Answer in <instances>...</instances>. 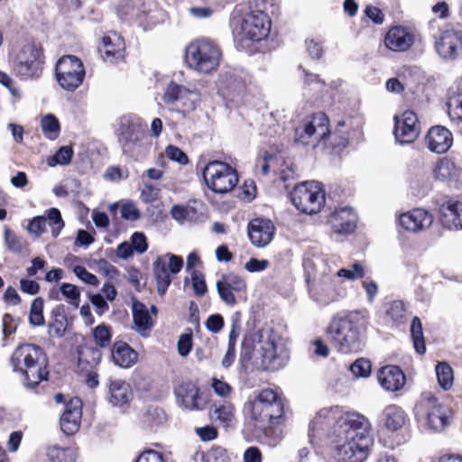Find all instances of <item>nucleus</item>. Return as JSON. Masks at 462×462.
I'll return each mask as SVG.
<instances>
[{"mask_svg":"<svg viewBox=\"0 0 462 462\" xmlns=\"http://www.w3.org/2000/svg\"><path fill=\"white\" fill-rule=\"evenodd\" d=\"M328 118L323 112L314 113L307 116L301 125L295 130L296 143L316 146L321 141L329 139L332 146L346 147L349 137L347 134L340 130L341 127L345 126V121H339L337 129L333 133H330L328 129Z\"/></svg>","mask_w":462,"mask_h":462,"instance_id":"nucleus-4","label":"nucleus"},{"mask_svg":"<svg viewBox=\"0 0 462 462\" xmlns=\"http://www.w3.org/2000/svg\"><path fill=\"white\" fill-rule=\"evenodd\" d=\"M435 49L443 60H455L462 51V32L456 30L444 31L435 42Z\"/></svg>","mask_w":462,"mask_h":462,"instance_id":"nucleus-19","label":"nucleus"},{"mask_svg":"<svg viewBox=\"0 0 462 462\" xmlns=\"http://www.w3.org/2000/svg\"><path fill=\"white\" fill-rule=\"evenodd\" d=\"M453 144L452 133L446 127L435 125V152L444 153Z\"/></svg>","mask_w":462,"mask_h":462,"instance_id":"nucleus-36","label":"nucleus"},{"mask_svg":"<svg viewBox=\"0 0 462 462\" xmlns=\"http://www.w3.org/2000/svg\"><path fill=\"white\" fill-rule=\"evenodd\" d=\"M82 417V402L79 398L70 399L60 419V430L66 435L75 434L80 427Z\"/></svg>","mask_w":462,"mask_h":462,"instance_id":"nucleus-21","label":"nucleus"},{"mask_svg":"<svg viewBox=\"0 0 462 462\" xmlns=\"http://www.w3.org/2000/svg\"><path fill=\"white\" fill-rule=\"evenodd\" d=\"M365 267L360 262L354 263L350 268H341L337 271V276L349 281L361 279L365 276Z\"/></svg>","mask_w":462,"mask_h":462,"instance_id":"nucleus-46","label":"nucleus"},{"mask_svg":"<svg viewBox=\"0 0 462 462\" xmlns=\"http://www.w3.org/2000/svg\"><path fill=\"white\" fill-rule=\"evenodd\" d=\"M116 135L125 155L135 161H141L149 153L151 140L138 117L123 116L119 121Z\"/></svg>","mask_w":462,"mask_h":462,"instance_id":"nucleus-7","label":"nucleus"},{"mask_svg":"<svg viewBox=\"0 0 462 462\" xmlns=\"http://www.w3.org/2000/svg\"><path fill=\"white\" fill-rule=\"evenodd\" d=\"M435 374L437 375L439 384L440 387L447 391L450 389L454 382V374L452 367L445 363H439L435 366Z\"/></svg>","mask_w":462,"mask_h":462,"instance_id":"nucleus-38","label":"nucleus"},{"mask_svg":"<svg viewBox=\"0 0 462 462\" xmlns=\"http://www.w3.org/2000/svg\"><path fill=\"white\" fill-rule=\"evenodd\" d=\"M433 223V216L422 208H415L400 215L399 224L404 229L418 232Z\"/></svg>","mask_w":462,"mask_h":462,"instance_id":"nucleus-26","label":"nucleus"},{"mask_svg":"<svg viewBox=\"0 0 462 462\" xmlns=\"http://www.w3.org/2000/svg\"><path fill=\"white\" fill-rule=\"evenodd\" d=\"M292 204L301 212L316 214L325 203V191L321 183L306 181L297 185L291 193Z\"/></svg>","mask_w":462,"mask_h":462,"instance_id":"nucleus-11","label":"nucleus"},{"mask_svg":"<svg viewBox=\"0 0 462 462\" xmlns=\"http://www.w3.org/2000/svg\"><path fill=\"white\" fill-rule=\"evenodd\" d=\"M112 358L116 365L126 368L135 363L137 353L128 344L118 341L113 346Z\"/></svg>","mask_w":462,"mask_h":462,"instance_id":"nucleus-33","label":"nucleus"},{"mask_svg":"<svg viewBox=\"0 0 462 462\" xmlns=\"http://www.w3.org/2000/svg\"><path fill=\"white\" fill-rule=\"evenodd\" d=\"M55 75L60 88L75 91L83 83L86 71L80 59L74 55H64L56 63Z\"/></svg>","mask_w":462,"mask_h":462,"instance_id":"nucleus-13","label":"nucleus"},{"mask_svg":"<svg viewBox=\"0 0 462 462\" xmlns=\"http://www.w3.org/2000/svg\"><path fill=\"white\" fill-rule=\"evenodd\" d=\"M18 319H15L11 314L5 313L2 318V332L4 337L12 335L16 331Z\"/></svg>","mask_w":462,"mask_h":462,"instance_id":"nucleus-61","label":"nucleus"},{"mask_svg":"<svg viewBox=\"0 0 462 462\" xmlns=\"http://www.w3.org/2000/svg\"><path fill=\"white\" fill-rule=\"evenodd\" d=\"M411 337L416 352L420 355L424 354L426 347L422 333V327L420 320L416 317L413 318L411 324Z\"/></svg>","mask_w":462,"mask_h":462,"instance_id":"nucleus-41","label":"nucleus"},{"mask_svg":"<svg viewBox=\"0 0 462 462\" xmlns=\"http://www.w3.org/2000/svg\"><path fill=\"white\" fill-rule=\"evenodd\" d=\"M131 245L134 251L138 254H143L148 248L145 236L141 232H135L131 236Z\"/></svg>","mask_w":462,"mask_h":462,"instance_id":"nucleus-63","label":"nucleus"},{"mask_svg":"<svg viewBox=\"0 0 462 462\" xmlns=\"http://www.w3.org/2000/svg\"><path fill=\"white\" fill-rule=\"evenodd\" d=\"M133 318L135 330L140 335L147 337L153 324L146 306L141 302H134L133 304Z\"/></svg>","mask_w":462,"mask_h":462,"instance_id":"nucleus-34","label":"nucleus"},{"mask_svg":"<svg viewBox=\"0 0 462 462\" xmlns=\"http://www.w3.org/2000/svg\"><path fill=\"white\" fill-rule=\"evenodd\" d=\"M447 106L451 120L462 121V94L448 97Z\"/></svg>","mask_w":462,"mask_h":462,"instance_id":"nucleus-49","label":"nucleus"},{"mask_svg":"<svg viewBox=\"0 0 462 462\" xmlns=\"http://www.w3.org/2000/svg\"><path fill=\"white\" fill-rule=\"evenodd\" d=\"M178 402L186 410L199 411L205 406V400L199 394V389L191 381H183L175 388Z\"/></svg>","mask_w":462,"mask_h":462,"instance_id":"nucleus-20","label":"nucleus"},{"mask_svg":"<svg viewBox=\"0 0 462 462\" xmlns=\"http://www.w3.org/2000/svg\"><path fill=\"white\" fill-rule=\"evenodd\" d=\"M41 127L44 135L50 140H56L60 132V122L52 114H48L42 118Z\"/></svg>","mask_w":462,"mask_h":462,"instance_id":"nucleus-39","label":"nucleus"},{"mask_svg":"<svg viewBox=\"0 0 462 462\" xmlns=\"http://www.w3.org/2000/svg\"><path fill=\"white\" fill-rule=\"evenodd\" d=\"M333 345L344 354L361 349L360 331L352 317L334 319L328 328Z\"/></svg>","mask_w":462,"mask_h":462,"instance_id":"nucleus-9","label":"nucleus"},{"mask_svg":"<svg viewBox=\"0 0 462 462\" xmlns=\"http://www.w3.org/2000/svg\"><path fill=\"white\" fill-rule=\"evenodd\" d=\"M217 291L221 300L227 306L236 303V297L246 289L245 281L239 275L229 273L223 274L217 283Z\"/></svg>","mask_w":462,"mask_h":462,"instance_id":"nucleus-17","label":"nucleus"},{"mask_svg":"<svg viewBox=\"0 0 462 462\" xmlns=\"http://www.w3.org/2000/svg\"><path fill=\"white\" fill-rule=\"evenodd\" d=\"M101 357L100 350L95 346L83 345L78 348V365L82 372H88L95 368Z\"/></svg>","mask_w":462,"mask_h":462,"instance_id":"nucleus-31","label":"nucleus"},{"mask_svg":"<svg viewBox=\"0 0 462 462\" xmlns=\"http://www.w3.org/2000/svg\"><path fill=\"white\" fill-rule=\"evenodd\" d=\"M245 416L254 423V427L269 437L271 425L280 423L283 413V402L277 393L272 389H263L244 405Z\"/></svg>","mask_w":462,"mask_h":462,"instance_id":"nucleus-3","label":"nucleus"},{"mask_svg":"<svg viewBox=\"0 0 462 462\" xmlns=\"http://www.w3.org/2000/svg\"><path fill=\"white\" fill-rule=\"evenodd\" d=\"M432 412L433 393L430 392L423 393L414 408L416 420L422 430H431L433 429L430 419Z\"/></svg>","mask_w":462,"mask_h":462,"instance_id":"nucleus-28","label":"nucleus"},{"mask_svg":"<svg viewBox=\"0 0 462 462\" xmlns=\"http://www.w3.org/2000/svg\"><path fill=\"white\" fill-rule=\"evenodd\" d=\"M73 273L79 279L87 284L96 287L99 284L97 277L95 274L89 273L84 266L76 265L73 268Z\"/></svg>","mask_w":462,"mask_h":462,"instance_id":"nucleus-53","label":"nucleus"},{"mask_svg":"<svg viewBox=\"0 0 462 462\" xmlns=\"http://www.w3.org/2000/svg\"><path fill=\"white\" fill-rule=\"evenodd\" d=\"M203 178L208 189L216 193H227L238 183L236 171L221 161L209 162L203 169Z\"/></svg>","mask_w":462,"mask_h":462,"instance_id":"nucleus-10","label":"nucleus"},{"mask_svg":"<svg viewBox=\"0 0 462 462\" xmlns=\"http://www.w3.org/2000/svg\"><path fill=\"white\" fill-rule=\"evenodd\" d=\"M94 340L101 348L106 347L111 342L112 333L110 327L101 324L93 329Z\"/></svg>","mask_w":462,"mask_h":462,"instance_id":"nucleus-47","label":"nucleus"},{"mask_svg":"<svg viewBox=\"0 0 462 462\" xmlns=\"http://www.w3.org/2000/svg\"><path fill=\"white\" fill-rule=\"evenodd\" d=\"M394 123L393 134L400 143H411L419 136V120L414 112L406 110L401 116H395Z\"/></svg>","mask_w":462,"mask_h":462,"instance_id":"nucleus-16","label":"nucleus"},{"mask_svg":"<svg viewBox=\"0 0 462 462\" xmlns=\"http://www.w3.org/2000/svg\"><path fill=\"white\" fill-rule=\"evenodd\" d=\"M51 321L49 324V334L56 337L64 336L68 326L65 306L57 305L51 311Z\"/></svg>","mask_w":462,"mask_h":462,"instance_id":"nucleus-35","label":"nucleus"},{"mask_svg":"<svg viewBox=\"0 0 462 462\" xmlns=\"http://www.w3.org/2000/svg\"><path fill=\"white\" fill-rule=\"evenodd\" d=\"M160 189L151 184H144L141 191V199L145 203H152L158 199Z\"/></svg>","mask_w":462,"mask_h":462,"instance_id":"nucleus-64","label":"nucleus"},{"mask_svg":"<svg viewBox=\"0 0 462 462\" xmlns=\"http://www.w3.org/2000/svg\"><path fill=\"white\" fill-rule=\"evenodd\" d=\"M222 51L213 41L206 38L197 40L187 47L186 60L189 66L200 73H210L220 64Z\"/></svg>","mask_w":462,"mask_h":462,"instance_id":"nucleus-8","label":"nucleus"},{"mask_svg":"<svg viewBox=\"0 0 462 462\" xmlns=\"http://www.w3.org/2000/svg\"><path fill=\"white\" fill-rule=\"evenodd\" d=\"M5 243L8 250L14 254L22 253L26 245L21 237L8 228L5 229Z\"/></svg>","mask_w":462,"mask_h":462,"instance_id":"nucleus-45","label":"nucleus"},{"mask_svg":"<svg viewBox=\"0 0 462 462\" xmlns=\"http://www.w3.org/2000/svg\"><path fill=\"white\" fill-rule=\"evenodd\" d=\"M200 95L195 88L171 81L162 96L164 105L172 112L187 114L196 109Z\"/></svg>","mask_w":462,"mask_h":462,"instance_id":"nucleus-12","label":"nucleus"},{"mask_svg":"<svg viewBox=\"0 0 462 462\" xmlns=\"http://www.w3.org/2000/svg\"><path fill=\"white\" fill-rule=\"evenodd\" d=\"M45 213L52 236L57 237L65 226L60 211L56 208H51Z\"/></svg>","mask_w":462,"mask_h":462,"instance_id":"nucleus-43","label":"nucleus"},{"mask_svg":"<svg viewBox=\"0 0 462 462\" xmlns=\"http://www.w3.org/2000/svg\"><path fill=\"white\" fill-rule=\"evenodd\" d=\"M439 220L449 230L462 229V202L448 199L439 205Z\"/></svg>","mask_w":462,"mask_h":462,"instance_id":"nucleus-22","label":"nucleus"},{"mask_svg":"<svg viewBox=\"0 0 462 462\" xmlns=\"http://www.w3.org/2000/svg\"><path fill=\"white\" fill-rule=\"evenodd\" d=\"M336 424V456L340 462H364L373 445L371 423L363 414L344 411L339 406L321 409L310 423L309 437Z\"/></svg>","mask_w":462,"mask_h":462,"instance_id":"nucleus-1","label":"nucleus"},{"mask_svg":"<svg viewBox=\"0 0 462 462\" xmlns=\"http://www.w3.org/2000/svg\"><path fill=\"white\" fill-rule=\"evenodd\" d=\"M99 272L108 280H116L119 276V271L116 266L108 263L106 260H99L97 263Z\"/></svg>","mask_w":462,"mask_h":462,"instance_id":"nucleus-60","label":"nucleus"},{"mask_svg":"<svg viewBox=\"0 0 462 462\" xmlns=\"http://www.w3.org/2000/svg\"><path fill=\"white\" fill-rule=\"evenodd\" d=\"M386 314L396 326L404 324L410 318L406 306L402 300H393L391 302Z\"/></svg>","mask_w":462,"mask_h":462,"instance_id":"nucleus-37","label":"nucleus"},{"mask_svg":"<svg viewBox=\"0 0 462 462\" xmlns=\"http://www.w3.org/2000/svg\"><path fill=\"white\" fill-rule=\"evenodd\" d=\"M257 343L245 338L242 344L240 360L243 364L254 358V365L262 370H279L286 365L290 355L286 339L273 330H262Z\"/></svg>","mask_w":462,"mask_h":462,"instance_id":"nucleus-2","label":"nucleus"},{"mask_svg":"<svg viewBox=\"0 0 462 462\" xmlns=\"http://www.w3.org/2000/svg\"><path fill=\"white\" fill-rule=\"evenodd\" d=\"M42 63V50L34 43L24 44L12 60L14 72L23 79L39 77Z\"/></svg>","mask_w":462,"mask_h":462,"instance_id":"nucleus-14","label":"nucleus"},{"mask_svg":"<svg viewBox=\"0 0 462 462\" xmlns=\"http://www.w3.org/2000/svg\"><path fill=\"white\" fill-rule=\"evenodd\" d=\"M455 164L447 158L439 160L438 165L435 167V178L442 180L451 178L455 175Z\"/></svg>","mask_w":462,"mask_h":462,"instance_id":"nucleus-48","label":"nucleus"},{"mask_svg":"<svg viewBox=\"0 0 462 462\" xmlns=\"http://www.w3.org/2000/svg\"><path fill=\"white\" fill-rule=\"evenodd\" d=\"M275 226L270 219L257 217L251 220L247 226L250 242L256 247H264L273 239Z\"/></svg>","mask_w":462,"mask_h":462,"instance_id":"nucleus-18","label":"nucleus"},{"mask_svg":"<svg viewBox=\"0 0 462 462\" xmlns=\"http://www.w3.org/2000/svg\"><path fill=\"white\" fill-rule=\"evenodd\" d=\"M72 156V148L69 146H62L54 155L47 159V164L50 167H55L56 165H67L70 162Z\"/></svg>","mask_w":462,"mask_h":462,"instance_id":"nucleus-44","label":"nucleus"},{"mask_svg":"<svg viewBox=\"0 0 462 462\" xmlns=\"http://www.w3.org/2000/svg\"><path fill=\"white\" fill-rule=\"evenodd\" d=\"M121 217L125 220L135 221L140 218L141 213L133 202H125L120 208Z\"/></svg>","mask_w":462,"mask_h":462,"instance_id":"nucleus-57","label":"nucleus"},{"mask_svg":"<svg viewBox=\"0 0 462 462\" xmlns=\"http://www.w3.org/2000/svg\"><path fill=\"white\" fill-rule=\"evenodd\" d=\"M371 363L365 358L356 359L351 365L350 371L356 377H368L371 374Z\"/></svg>","mask_w":462,"mask_h":462,"instance_id":"nucleus-51","label":"nucleus"},{"mask_svg":"<svg viewBox=\"0 0 462 462\" xmlns=\"http://www.w3.org/2000/svg\"><path fill=\"white\" fill-rule=\"evenodd\" d=\"M211 418L224 428L231 427L235 422V407L226 401L215 402L211 411Z\"/></svg>","mask_w":462,"mask_h":462,"instance_id":"nucleus-32","label":"nucleus"},{"mask_svg":"<svg viewBox=\"0 0 462 462\" xmlns=\"http://www.w3.org/2000/svg\"><path fill=\"white\" fill-rule=\"evenodd\" d=\"M47 218L45 216L34 217L28 225V231L30 234L37 236H41L46 230Z\"/></svg>","mask_w":462,"mask_h":462,"instance_id":"nucleus-56","label":"nucleus"},{"mask_svg":"<svg viewBox=\"0 0 462 462\" xmlns=\"http://www.w3.org/2000/svg\"><path fill=\"white\" fill-rule=\"evenodd\" d=\"M191 282L194 292L199 296H203L207 292V285L204 275L198 271H192Z\"/></svg>","mask_w":462,"mask_h":462,"instance_id":"nucleus-58","label":"nucleus"},{"mask_svg":"<svg viewBox=\"0 0 462 462\" xmlns=\"http://www.w3.org/2000/svg\"><path fill=\"white\" fill-rule=\"evenodd\" d=\"M414 34L403 26L391 28L385 35V46L393 51H405L414 43Z\"/></svg>","mask_w":462,"mask_h":462,"instance_id":"nucleus-25","label":"nucleus"},{"mask_svg":"<svg viewBox=\"0 0 462 462\" xmlns=\"http://www.w3.org/2000/svg\"><path fill=\"white\" fill-rule=\"evenodd\" d=\"M276 115L271 114L269 118L266 119V124L262 126V133L267 136H274L283 131V126L280 124H274L276 121Z\"/></svg>","mask_w":462,"mask_h":462,"instance_id":"nucleus-55","label":"nucleus"},{"mask_svg":"<svg viewBox=\"0 0 462 462\" xmlns=\"http://www.w3.org/2000/svg\"><path fill=\"white\" fill-rule=\"evenodd\" d=\"M271 25L268 15L258 10L234 14L230 19L234 41L242 50L249 49L254 42L264 40L270 33Z\"/></svg>","mask_w":462,"mask_h":462,"instance_id":"nucleus-6","label":"nucleus"},{"mask_svg":"<svg viewBox=\"0 0 462 462\" xmlns=\"http://www.w3.org/2000/svg\"><path fill=\"white\" fill-rule=\"evenodd\" d=\"M177 347L180 356H187L192 347V333L190 332L180 335Z\"/></svg>","mask_w":462,"mask_h":462,"instance_id":"nucleus-62","label":"nucleus"},{"mask_svg":"<svg viewBox=\"0 0 462 462\" xmlns=\"http://www.w3.org/2000/svg\"><path fill=\"white\" fill-rule=\"evenodd\" d=\"M306 50L309 56L313 60H319L323 54L321 42L316 39H308L305 42Z\"/></svg>","mask_w":462,"mask_h":462,"instance_id":"nucleus-59","label":"nucleus"},{"mask_svg":"<svg viewBox=\"0 0 462 462\" xmlns=\"http://www.w3.org/2000/svg\"><path fill=\"white\" fill-rule=\"evenodd\" d=\"M357 217L350 208L336 209L328 218V225L333 232L341 235L352 233L356 226Z\"/></svg>","mask_w":462,"mask_h":462,"instance_id":"nucleus-23","label":"nucleus"},{"mask_svg":"<svg viewBox=\"0 0 462 462\" xmlns=\"http://www.w3.org/2000/svg\"><path fill=\"white\" fill-rule=\"evenodd\" d=\"M408 420L405 411L395 404L387 405L382 411L380 422L390 431L402 429Z\"/></svg>","mask_w":462,"mask_h":462,"instance_id":"nucleus-29","label":"nucleus"},{"mask_svg":"<svg viewBox=\"0 0 462 462\" xmlns=\"http://www.w3.org/2000/svg\"><path fill=\"white\" fill-rule=\"evenodd\" d=\"M152 266L158 293L164 295L171 282V274H176L181 270L183 260L179 255L168 253L158 256Z\"/></svg>","mask_w":462,"mask_h":462,"instance_id":"nucleus-15","label":"nucleus"},{"mask_svg":"<svg viewBox=\"0 0 462 462\" xmlns=\"http://www.w3.org/2000/svg\"><path fill=\"white\" fill-rule=\"evenodd\" d=\"M165 155L171 161L176 162L181 165H186L189 162L187 154L179 147L172 144H170L165 148Z\"/></svg>","mask_w":462,"mask_h":462,"instance_id":"nucleus-52","label":"nucleus"},{"mask_svg":"<svg viewBox=\"0 0 462 462\" xmlns=\"http://www.w3.org/2000/svg\"><path fill=\"white\" fill-rule=\"evenodd\" d=\"M13 371L23 376L24 384L34 388L47 379V358L43 349L32 344L18 346L10 357Z\"/></svg>","mask_w":462,"mask_h":462,"instance_id":"nucleus-5","label":"nucleus"},{"mask_svg":"<svg viewBox=\"0 0 462 462\" xmlns=\"http://www.w3.org/2000/svg\"><path fill=\"white\" fill-rule=\"evenodd\" d=\"M46 456L50 462H74L75 455L72 449L51 446L47 448Z\"/></svg>","mask_w":462,"mask_h":462,"instance_id":"nucleus-40","label":"nucleus"},{"mask_svg":"<svg viewBox=\"0 0 462 462\" xmlns=\"http://www.w3.org/2000/svg\"><path fill=\"white\" fill-rule=\"evenodd\" d=\"M60 292L75 308H79L80 300V292L76 285L71 283L63 282L60 285Z\"/></svg>","mask_w":462,"mask_h":462,"instance_id":"nucleus-50","label":"nucleus"},{"mask_svg":"<svg viewBox=\"0 0 462 462\" xmlns=\"http://www.w3.org/2000/svg\"><path fill=\"white\" fill-rule=\"evenodd\" d=\"M43 304L44 301L40 297L32 300L29 313V323L31 326L40 327L44 325Z\"/></svg>","mask_w":462,"mask_h":462,"instance_id":"nucleus-42","label":"nucleus"},{"mask_svg":"<svg viewBox=\"0 0 462 462\" xmlns=\"http://www.w3.org/2000/svg\"><path fill=\"white\" fill-rule=\"evenodd\" d=\"M435 416L438 417L440 425H435V431H443L447 427L451 424L452 421V411L449 408L439 407Z\"/></svg>","mask_w":462,"mask_h":462,"instance_id":"nucleus-54","label":"nucleus"},{"mask_svg":"<svg viewBox=\"0 0 462 462\" xmlns=\"http://www.w3.org/2000/svg\"><path fill=\"white\" fill-rule=\"evenodd\" d=\"M98 50L106 62L116 63L125 57V41L116 32H112L103 37L102 45Z\"/></svg>","mask_w":462,"mask_h":462,"instance_id":"nucleus-24","label":"nucleus"},{"mask_svg":"<svg viewBox=\"0 0 462 462\" xmlns=\"http://www.w3.org/2000/svg\"><path fill=\"white\" fill-rule=\"evenodd\" d=\"M380 385L388 392H397L405 384V374L396 365H386L382 367L377 374Z\"/></svg>","mask_w":462,"mask_h":462,"instance_id":"nucleus-27","label":"nucleus"},{"mask_svg":"<svg viewBox=\"0 0 462 462\" xmlns=\"http://www.w3.org/2000/svg\"><path fill=\"white\" fill-rule=\"evenodd\" d=\"M109 402L113 406L123 407L129 403L133 397V392L129 383L123 380H110Z\"/></svg>","mask_w":462,"mask_h":462,"instance_id":"nucleus-30","label":"nucleus"}]
</instances>
